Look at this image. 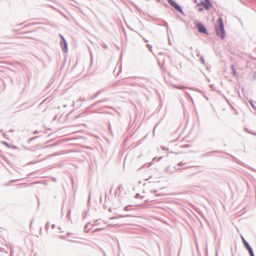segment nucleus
<instances>
[{
  "mask_svg": "<svg viewBox=\"0 0 256 256\" xmlns=\"http://www.w3.org/2000/svg\"><path fill=\"white\" fill-rule=\"evenodd\" d=\"M60 36L61 38L60 44L61 46L62 50L63 51V52L66 53L68 51V46L66 40L62 35L60 34Z\"/></svg>",
  "mask_w": 256,
  "mask_h": 256,
  "instance_id": "obj_2",
  "label": "nucleus"
},
{
  "mask_svg": "<svg viewBox=\"0 0 256 256\" xmlns=\"http://www.w3.org/2000/svg\"><path fill=\"white\" fill-rule=\"evenodd\" d=\"M3 132V130H0V132Z\"/></svg>",
  "mask_w": 256,
  "mask_h": 256,
  "instance_id": "obj_38",
  "label": "nucleus"
},
{
  "mask_svg": "<svg viewBox=\"0 0 256 256\" xmlns=\"http://www.w3.org/2000/svg\"><path fill=\"white\" fill-rule=\"evenodd\" d=\"M1 144L6 146V147H8V148H10L11 144H9L8 142H6V141L2 142Z\"/></svg>",
  "mask_w": 256,
  "mask_h": 256,
  "instance_id": "obj_9",
  "label": "nucleus"
},
{
  "mask_svg": "<svg viewBox=\"0 0 256 256\" xmlns=\"http://www.w3.org/2000/svg\"><path fill=\"white\" fill-rule=\"evenodd\" d=\"M14 132V130H13V129H11V130H10L9 132Z\"/></svg>",
  "mask_w": 256,
  "mask_h": 256,
  "instance_id": "obj_29",
  "label": "nucleus"
},
{
  "mask_svg": "<svg viewBox=\"0 0 256 256\" xmlns=\"http://www.w3.org/2000/svg\"><path fill=\"white\" fill-rule=\"evenodd\" d=\"M106 100H107V98H104V100H98V101L96 102L91 104L90 106V108H93L94 106H96V105L98 104H99L105 102Z\"/></svg>",
  "mask_w": 256,
  "mask_h": 256,
  "instance_id": "obj_7",
  "label": "nucleus"
},
{
  "mask_svg": "<svg viewBox=\"0 0 256 256\" xmlns=\"http://www.w3.org/2000/svg\"><path fill=\"white\" fill-rule=\"evenodd\" d=\"M242 241L244 243V244L246 248L248 250L250 248H251L250 246H249V244H248V243L244 239L242 238Z\"/></svg>",
  "mask_w": 256,
  "mask_h": 256,
  "instance_id": "obj_8",
  "label": "nucleus"
},
{
  "mask_svg": "<svg viewBox=\"0 0 256 256\" xmlns=\"http://www.w3.org/2000/svg\"><path fill=\"white\" fill-rule=\"evenodd\" d=\"M219 25L216 26L217 34L223 39L224 37V30L222 19L220 18L218 20Z\"/></svg>",
  "mask_w": 256,
  "mask_h": 256,
  "instance_id": "obj_1",
  "label": "nucleus"
},
{
  "mask_svg": "<svg viewBox=\"0 0 256 256\" xmlns=\"http://www.w3.org/2000/svg\"><path fill=\"white\" fill-rule=\"evenodd\" d=\"M26 104V103L23 104L21 106H20V109L22 110L24 108V105Z\"/></svg>",
  "mask_w": 256,
  "mask_h": 256,
  "instance_id": "obj_15",
  "label": "nucleus"
},
{
  "mask_svg": "<svg viewBox=\"0 0 256 256\" xmlns=\"http://www.w3.org/2000/svg\"><path fill=\"white\" fill-rule=\"evenodd\" d=\"M112 192V187H111L110 190V194Z\"/></svg>",
  "mask_w": 256,
  "mask_h": 256,
  "instance_id": "obj_30",
  "label": "nucleus"
},
{
  "mask_svg": "<svg viewBox=\"0 0 256 256\" xmlns=\"http://www.w3.org/2000/svg\"><path fill=\"white\" fill-rule=\"evenodd\" d=\"M33 220H34V219L32 218V220H31V222H30V226H31V225H32V222Z\"/></svg>",
  "mask_w": 256,
  "mask_h": 256,
  "instance_id": "obj_32",
  "label": "nucleus"
},
{
  "mask_svg": "<svg viewBox=\"0 0 256 256\" xmlns=\"http://www.w3.org/2000/svg\"><path fill=\"white\" fill-rule=\"evenodd\" d=\"M38 138V136H34L32 138H30L28 140V143H30L31 141L35 140L36 138Z\"/></svg>",
  "mask_w": 256,
  "mask_h": 256,
  "instance_id": "obj_12",
  "label": "nucleus"
},
{
  "mask_svg": "<svg viewBox=\"0 0 256 256\" xmlns=\"http://www.w3.org/2000/svg\"><path fill=\"white\" fill-rule=\"evenodd\" d=\"M83 218H84L85 216H86V211L84 212H83L82 214Z\"/></svg>",
  "mask_w": 256,
  "mask_h": 256,
  "instance_id": "obj_17",
  "label": "nucleus"
},
{
  "mask_svg": "<svg viewBox=\"0 0 256 256\" xmlns=\"http://www.w3.org/2000/svg\"><path fill=\"white\" fill-rule=\"evenodd\" d=\"M55 226H55V224H52V226H51V227H52V229L54 228Z\"/></svg>",
  "mask_w": 256,
  "mask_h": 256,
  "instance_id": "obj_25",
  "label": "nucleus"
},
{
  "mask_svg": "<svg viewBox=\"0 0 256 256\" xmlns=\"http://www.w3.org/2000/svg\"><path fill=\"white\" fill-rule=\"evenodd\" d=\"M168 2L178 10H181V8L177 3L173 0H168Z\"/></svg>",
  "mask_w": 256,
  "mask_h": 256,
  "instance_id": "obj_5",
  "label": "nucleus"
},
{
  "mask_svg": "<svg viewBox=\"0 0 256 256\" xmlns=\"http://www.w3.org/2000/svg\"><path fill=\"white\" fill-rule=\"evenodd\" d=\"M104 112L111 114V112L109 111H104Z\"/></svg>",
  "mask_w": 256,
  "mask_h": 256,
  "instance_id": "obj_26",
  "label": "nucleus"
},
{
  "mask_svg": "<svg viewBox=\"0 0 256 256\" xmlns=\"http://www.w3.org/2000/svg\"><path fill=\"white\" fill-rule=\"evenodd\" d=\"M102 107L104 108H108V109H112V108L110 107V106H103Z\"/></svg>",
  "mask_w": 256,
  "mask_h": 256,
  "instance_id": "obj_19",
  "label": "nucleus"
},
{
  "mask_svg": "<svg viewBox=\"0 0 256 256\" xmlns=\"http://www.w3.org/2000/svg\"><path fill=\"white\" fill-rule=\"evenodd\" d=\"M248 251L249 254H250V256L252 255V254H254V252H252V248L249 249V250H248Z\"/></svg>",
  "mask_w": 256,
  "mask_h": 256,
  "instance_id": "obj_16",
  "label": "nucleus"
},
{
  "mask_svg": "<svg viewBox=\"0 0 256 256\" xmlns=\"http://www.w3.org/2000/svg\"><path fill=\"white\" fill-rule=\"evenodd\" d=\"M42 230V227H40V232H41Z\"/></svg>",
  "mask_w": 256,
  "mask_h": 256,
  "instance_id": "obj_34",
  "label": "nucleus"
},
{
  "mask_svg": "<svg viewBox=\"0 0 256 256\" xmlns=\"http://www.w3.org/2000/svg\"><path fill=\"white\" fill-rule=\"evenodd\" d=\"M23 23H21V24H18V26H21L22 24Z\"/></svg>",
  "mask_w": 256,
  "mask_h": 256,
  "instance_id": "obj_36",
  "label": "nucleus"
},
{
  "mask_svg": "<svg viewBox=\"0 0 256 256\" xmlns=\"http://www.w3.org/2000/svg\"><path fill=\"white\" fill-rule=\"evenodd\" d=\"M102 92V91L101 90H98L94 96L92 98H94L96 97H97Z\"/></svg>",
  "mask_w": 256,
  "mask_h": 256,
  "instance_id": "obj_10",
  "label": "nucleus"
},
{
  "mask_svg": "<svg viewBox=\"0 0 256 256\" xmlns=\"http://www.w3.org/2000/svg\"><path fill=\"white\" fill-rule=\"evenodd\" d=\"M16 180H12L10 181V182H16Z\"/></svg>",
  "mask_w": 256,
  "mask_h": 256,
  "instance_id": "obj_33",
  "label": "nucleus"
},
{
  "mask_svg": "<svg viewBox=\"0 0 256 256\" xmlns=\"http://www.w3.org/2000/svg\"><path fill=\"white\" fill-rule=\"evenodd\" d=\"M60 237L62 238H64V236H60Z\"/></svg>",
  "mask_w": 256,
  "mask_h": 256,
  "instance_id": "obj_37",
  "label": "nucleus"
},
{
  "mask_svg": "<svg viewBox=\"0 0 256 256\" xmlns=\"http://www.w3.org/2000/svg\"><path fill=\"white\" fill-rule=\"evenodd\" d=\"M109 126L110 130V131L111 132L112 130H111V126H110V123H109V126Z\"/></svg>",
  "mask_w": 256,
  "mask_h": 256,
  "instance_id": "obj_28",
  "label": "nucleus"
},
{
  "mask_svg": "<svg viewBox=\"0 0 256 256\" xmlns=\"http://www.w3.org/2000/svg\"><path fill=\"white\" fill-rule=\"evenodd\" d=\"M70 213H71V208H69L68 210L66 217H68L69 218H70Z\"/></svg>",
  "mask_w": 256,
  "mask_h": 256,
  "instance_id": "obj_11",
  "label": "nucleus"
},
{
  "mask_svg": "<svg viewBox=\"0 0 256 256\" xmlns=\"http://www.w3.org/2000/svg\"><path fill=\"white\" fill-rule=\"evenodd\" d=\"M202 8H200L199 9V11H202Z\"/></svg>",
  "mask_w": 256,
  "mask_h": 256,
  "instance_id": "obj_35",
  "label": "nucleus"
},
{
  "mask_svg": "<svg viewBox=\"0 0 256 256\" xmlns=\"http://www.w3.org/2000/svg\"><path fill=\"white\" fill-rule=\"evenodd\" d=\"M11 148L14 149V150H18V148L14 145L11 144L10 148Z\"/></svg>",
  "mask_w": 256,
  "mask_h": 256,
  "instance_id": "obj_13",
  "label": "nucleus"
},
{
  "mask_svg": "<svg viewBox=\"0 0 256 256\" xmlns=\"http://www.w3.org/2000/svg\"><path fill=\"white\" fill-rule=\"evenodd\" d=\"M100 201L102 200V197H100Z\"/></svg>",
  "mask_w": 256,
  "mask_h": 256,
  "instance_id": "obj_40",
  "label": "nucleus"
},
{
  "mask_svg": "<svg viewBox=\"0 0 256 256\" xmlns=\"http://www.w3.org/2000/svg\"><path fill=\"white\" fill-rule=\"evenodd\" d=\"M89 224H90V223H87V224H86V226H84V228H84V230H86L87 228H88V225H89Z\"/></svg>",
  "mask_w": 256,
  "mask_h": 256,
  "instance_id": "obj_18",
  "label": "nucleus"
},
{
  "mask_svg": "<svg viewBox=\"0 0 256 256\" xmlns=\"http://www.w3.org/2000/svg\"><path fill=\"white\" fill-rule=\"evenodd\" d=\"M112 208L111 206H109L108 208V211L110 212H112Z\"/></svg>",
  "mask_w": 256,
  "mask_h": 256,
  "instance_id": "obj_23",
  "label": "nucleus"
},
{
  "mask_svg": "<svg viewBox=\"0 0 256 256\" xmlns=\"http://www.w3.org/2000/svg\"><path fill=\"white\" fill-rule=\"evenodd\" d=\"M234 74L235 75L236 74V72L235 71H234Z\"/></svg>",
  "mask_w": 256,
  "mask_h": 256,
  "instance_id": "obj_39",
  "label": "nucleus"
},
{
  "mask_svg": "<svg viewBox=\"0 0 256 256\" xmlns=\"http://www.w3.org/2000/svg\"><path fill=\"white\" fill-rule=\"evenodd\" d=\"M105 196H106V201L104 202V204H103V207H104V209H106L108 207V206H107L108 201L110 202V200L109 196H108L106 194Z\"/></svg>",
  "mask_w": 256,
  "mask_h": 256,
  "instance_id": "obj_6",
  "label": "nucleus"
},
{
  "mask_svg": "<svg viewBox=\"0 0 256 256\" xmlns=\"http://www.w3.org/2000/svg\"><path fill=\"white\" fill-rule=\"evenodd\" d=\"M104 48H107L108 46L106 44H104V46H102Z\"/></svg>",
  "mask_w": 256,
  "mask_h": 256,
  "instance_id": "obj_22",
  "label": "nucleus"
},
{
  "mask_svg": "<svg viewBox=\"0 0 256 256\" xmlns=\"http://www.w3.org/2000/svg\"><path fill=\"white\" fill-rule=\"evenodd\" d=\"M206 0L205 2H202L198 4V6H202L206 10H208L210 8L212 7V4L209 0Z\"/></svg>",
  "mask_w": 256,
  "mask_h": 256,
  "instance_id": "obj_3",
  "label": "nucleus"
},
{
  "mask_svg": "<svg viewBox=\"0 0 256 256\" xmlns=\"http://www.w3.org/2000/svg\"><path fill=\"white\" fill-rule=\"evenodd\" d=\"M26 184V186H32L33 184V183H29V184Z\"/></svg>",
  "mask_w": 256,
  "mask_h": 256,
  "instance_id": "obj_21",
  "label": "nucleus"
},
{
  "mask_svg": "<svg viewBox=\"0 0 256 256\" xmlns=\"http://www.w3.org/2000/svg\"><path fill=\"white\" fill-rule=\"evenodd\" d=\"M48 228H49V222H48L46 223V226H45V229H46V230H48Z\"/></svg>",
  "mask_w": 256,
  "mask_h": 256,
  "instance_id": "obj_14",
  "label": "nucleus"
},
{
  "mask_svg": "<svg viewBox=\"0 0 256 256\" xmlns=\"http://www.w3.org/2000/svg\"><path fill=\"white\" fill-rule=\"evenodd\" d=\"M196 27L198 28V32H200L208 34V32L206 28L201 23H198L196 24Z\"/></svg>",
  "mask_w": 256,
  "mask_h": 256,
  "instance_id": "obj_4",
  "label": "nucleus"
},
{
  "mask_svg": "<svg viewBox=\"0 0 256 256\" xmlns=\"http://www.w3.org/2000/svg\"><path fill=\"white\" fill-rule=\"evenodd\" d=\"M3 136L4 138H6V139H8V137L7 136V135L5 134V133H4L3 134Z\"/></svg>",
  "mask_w": 256,
  "mask_h": 256,
  "instance_id": "obj_20",
  "label": "nucleus"
},
{
  "mask_svg": "<svg viewBox=\"0 0 256 256\" xmlns=\"http://www.w3.org/2000/svg\"><path fill=\"white\" fill-rule=\"evenodd\" d=\"M139 196H140V194H136V196H135V197H136V198H139Z\"/></svg>",
  "mask_w": 256,
  "mask_h": 256,
  "instance_id": "obj_27",
  "label": "nucleus"
},
{
  "mask_svg": "<svg viewBox=\"0 0 256 256\" xmlns=\"http://www.w3.org/2000/svg\"><path fill=\"white\" fill-rule=\"evenodd\" d=\"M38 134V130L34 131V134Z\"/></svg>",
  "mask_w": 256,
  "mask_h": 256,
  "instance_id": "obj_24",
  "label": "nucleus"
},
{
  "mask_svg": "<svg viewBox=\"0 0 256 256\" xmlns=\"http://www.w3.org/2000/svg\"><path fill=\"white\" fill-rule=\"evenodd\" d=\"M90 192L89 196H88V200H90Z\"/></svg>",
  "mask_w": 256,
  "mask_h": 256,
  "instance_id": "obj_31",
  "label": "nucleus"
},
{
  "mask_svg": "<svg viewBox=\"0 0 256 256\" xmlns=\"http://www.w3.org/2000/svg\"><path fill=\"white\" fill-rule=\"evenodd\" d=\"M250 256H254V254H252V255H251Z\"/></svg>",
  "mask_w": 256,
  "mask_h": 256,
  "instance_id": "obj_41",
  "label": "nucleus"
},
{
  "mask_svg": "<svg viewBox=\"0 0 256 256\" xmlns=\"http://www.w3.org/2000/svg\"><path fill=\"white\" fill-rule=\"evenodd\" d=\"M2 152L1 150L0 149V152Z\"/></svg>",
  "mask_w": 256,
  "mask_h": 256,
  "instance_id": "obj_42",
  "label": "nucleus"
}]
</instances>
